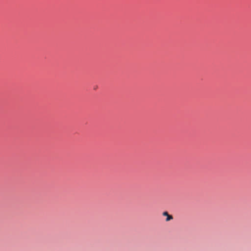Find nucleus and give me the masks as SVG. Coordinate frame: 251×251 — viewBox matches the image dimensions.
<instances>
[{"mask_svg":"<svg viewBox=\"0 0 251 251\" xmlns=\"http://www.w3.org/2000/svg\"><path fill=\"white\" fill-rule=\"evenodd\" d=\"M162 215L164 216H166L167 217V218L166 219V222H168L171 220H172L173 219V217L172 215H169L168 213V212L167 211H165L164 212H163L162 213Z\"/></svg>","mask_w":251,"mask_h":251,"instance_id":"obj_1","label":"nucleus"}]
</instances>
